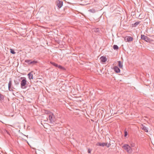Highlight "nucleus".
Returning a JSON list of instances; mask_svg holds the SVG:
<instances>
[{
  "label": "nucleus",
  "instance_id": "nucleus-1",
  "mask_svg": "<svg viewBox=\"0 0 154 154\" xmlns=\"http://www.w3.org/2000/svg\"><path fill=\"white\" fill-rule=\"evenodd\" d=\"M48 118L50 122L51 123H53L56 121L55 116L53 113H50L49 114Z\"/></svg>",
  "mask_w": 154,
  "mask_h": 154
},
{
  "label": "nucleus",
  "instance_id": "nucleus-2",
  "mask_svg": "<svg viewBox=\"0 0 154 154\" xmlns=\"http://www.w3.org/2000/svg\"><path fill=\"white\" fill-rule=\"evenodd\" d=\"M21 79H23L21 82V87L22 88H26V84L27 81L25 78L21 77Z\"/></svg>",
  "mask_w": 154,
  "mask_h": 154
},
{
  "label": "nucleus",
  "instance_id": "nucleus-3",
  "mask_svg": "<svg viewBox=\"0 0 154 154\" xmlns=\"http://www.w3.org/2000/svg\"><path fill=\"white\" fill-rule=\"evenodd\" d=\"M56 5L59 8H60L63 5V2L60 0H57L56 1Z\"/></svg>",
  "mask_w": 154,
  "mask_h": 154
},
{
  "label": "nucleus",
  "instance_id": "nucleus-4",
  "mask_svg": "<svg viewBox=\"0 0 154 154\" xmlns=\"http://www.w3.org/2000/svg\"><path fill=\"white\" fill-rule=\"evenodd\" d=\"M141 38L142 39L144 40L146 42L149 41V38L147 36H145L144 35H141Z\"/></svg>",
  "mask_w": 154,
  "mask_h": 154
},
{
  "label": "nucleus",
  "instance_id": "nucleus-5",
  "mask_svg": "<svg viewBox=\"0 0 154 154\" xmlns=\"http://www.w3.org/2000/svg\"><path fill=\"white\" fill-rule=\"evenodd\" d=\"M100 60L102 63H105L107 59L105 57L102 56L100 57Z\"/></svg>",
  "mask_w": 154,
  "mask_h": 154
},
{
  "label": "nucleus",
  "instance_id": "nucleus-6",
  "mask_svg": "<svg viewBox=\"0 0 154 154\" xmlns=\"http://www.w3.org/2000/svg\"><path fill=\"white\" fill-rule=\"evenodd\" d=\"M113 69L114 71L116 73H119L120 72V70L119 68L117 66H115L113 67Z\"/></svg>",
  "mask_w": 154,
  "mask_h": 154
},
{
  "label": "nucleus",
  "instance_id": "nucleus-7",
  "mask_svg": "<svg viewBox=\"0 0 154 154\" xmlns=\"http://www.w3.org/2000/svg\"><path fill=\"white\" fill-rule=\"evenodd\" d=\"M96 145L97 146H105V145H106V143H100V142H98L97 143Z\"/></svg>",
  "mask_w": 154,
  "mask_h": 154
},
{
  "label": "nucleus",
  "instance_id": "nucleus-8",
  "mask_svg": "<svg viewBox=\"0 0 154 154\" xmlns=\"http://www.w3.org/2000/svg\"><path fill=\"white\" fill-rule=\"evenodd\" d=\"M12 82L11 81H10L8 83V88L9 90L11 91L13 90V88L11 87Z\"/></svg>",
  "mask_w": 154,
  "mask_h": 154
},
{
  "label": "nucleus",
  "instance_id": "nucleus-9",
  "mask_svg": "<svg viewBox=\"0 0 154 154\" xmlns=\"http://www.w3.org/2000/svg\"><path fill=\"white\" fill-rule=\"evenodd\" d=\"M141 128H142L143 130H144L145 132H148V129L145 126L143 125H142V127H141Z\"/></svg>",
  "mask_w": 154,
  "mask_h": 154
},
{
  "label": "nucleus",
  "instance_id": "nucleus-10",
  "mask_svg": "<svg viewBox=\"0 0 154 154\" xmlns=\"http://www.w3.org/2000/svg\"><path fill=\"white\" fill-rule=\"evenodd\" d=\"M133 38L131 36H128L127 38V42H130L133 40Z\"/></svg>",
  "mask_w": 154,
  "mask_h": 154
},
{
  "label": "nucleus",
  "instance_id": "nucleus-11",
  "mask_svg": "<svg viewBox=\"0 0 154 154\" xmlns=\"http://www.w3.org/2000/svg\"><path fill=\"white\" fill-rule=\"evenodd\" d=\"M128 146H129V145L128 144H125L122 146V147L124 149L127 150L128 149Z\"/></svg>",
  "mask_w": 154,
  "mask_h": 154
},
{
  "label": "nucleus",
  "instance_id": "nucleus-12",
  "mask_svg": "<svg viewBox=\"0 0 154 154\" xmlns=\"http://www.w3.org/2000/svg\"><path fill=\"white\" fill-rule=\"evenodd\" d=\"M118 66L120 68H122V64L120 61H118Z\"/></svg>",
  "mask_w": 154,
  "mask_h": 154
},
{
  "label": "nucleus",
  "instance_id": "nucleus-13",
  "mask_svg": "<svg viewBox=\"0 0 154 154\" xmlns=\"http://www.w3.org/2000/svg\"><path fill=\"white\" fill-rule=\"evenodd\" d=\"M28 75L29 76V78L30 79H32V73L30 72L28 74Z\"/></svg>",
  "mask_w": 154,
  "mask_h": 154
},
{
  "label": "nucleus",
  "instance_id": "nucleus-14",
  "mask_svg": "<svg viewBox=\"0 0 154 154\" xmlns=\"http://www.w3.org/2000/svg\"><path fill=\"white\" fill-rule=\"evenodd\" d=\"M50 63L53 65L54 66H55L56 67H57L58 66V65L57 64L55 63L52 62H50Z\"/></svg>",
  "mask_w": 154,
  "mask_h": 154
},
{
  "label": "nucleus",
  "instance_id": "nucleus-15",
  "mask_svg": "<svg viewBox=\"0 0 154 154\" xmlns=\"http://www.w3.org/2000/svg\"><path fill=\"white\" fill-rule=\"evenodd\" d=\"M128 149L126 150L128 153H130L132 151L131 148L130 146H128Z\"/></svg>",
  "mask_w": 154,
  "mask_h": 154
},
{
  "label": "nucleus",
  "instance_id": "nucleus-16",
  "mask_svg": "<svg viewBox=\"0 0 154 154\" xmlns=\"http://www.w3.org/2000/svg\"><path fill=\"white\" fill-rule=\"evenodd\" d=\"M113 48L115 50H118L119 48L118 46L116 45H114L113 46Z\"/></svg>",
  "mask_w": 154,
  "mask_h": 154
},
{
  "label": "nucleus",
  "instance_id": "nucleus-17",
  "mask_svg": "<svg viewBox=\"0 0 154 154\" xmlns=\"http://www.w3.org/2000/svg\"><path fill=\"white\" fill-rule=\"evenodd\" d=\"M89 11L93 13H94L96 12L95 10L94 9H90L88 10Z\"/></svg>",
  "mask_w": 154,
  "mask_h": 154
},
{
  "label": "nucleus",
  "instance_id": "nucleus-18",
  "mask_svg": "<svg viewBox=\"0 0 154 154\" xmlns=\"http://www.w3.org/2000/svg\"><path fill=\"white\" fill-rule=\"evenodd\" d=\"M37 62H38L37 61H35V60L32 61L31 60V62H30V64H32V65L35 64H36V63H37Z\"/></svg>",
  "mask_w": 154,
  "mask_h": 154
},
{
  "label": "nucleus",
  "instance_id": "nucleus-19",
  "mask_svg": "<svg viewBox=\"0 0 154 154\" xmlns=\"http://www.w3.org/2000/svg\"><path fill=\"white\" fill-rule=\"evenodd\" d=\"M140 22H137L134 23V24H133V25H134V27H136L137 25L139 24Z\"/></svg>",
  "mask_w": 154,
  "mask_h": 154
},
{
  "label": "nucleus",
  "instance_id": "nucleus-20",
  "mask_svg": "<svg viewBox=\"0 0 154 154\" xmlns=\"http://www.w3.org/2000/svg\"><path fill=\"white\" fill-rule=\"evenodd\" d=\"M4 99L3 96L0 93V100H3Z\"/></svg>",
  "mask_w": 154,
  "mask_h": 154
},
{
  "label": "nucleus",
  "instance_id": "nucleus-21",
  "mask_svg": "<svg viewBox=\"0 0 154 154\" xmlns=\"http://www.w3.org/2000/svg\"><path fill=\"white\" fill-rule=\"evenodd\" d=\"M128 135V132H127L125 130L124 131V136L125 137H126Z\"/></svg>",
  "mask_w": 154,
  "mask_h": 154
},
{
  "label": "nucleus",
  "instance_id": "nucleus-22",
  "mask_svg": "<svg viewBox=\"0 0 154 154\" xmlns=\"http://www.w3.org/2000/svg\"><path fill=\"white\" fill-rule=\"evenodd\" d=\"M45 113L46 114H48V116H49V115L50 113H52L50 111H47V110L45 111Z\"/></svg>",
  "mask_w": 154,
  "mask_h": 154
},
{
  "label": "nucleus",
  "instance_id": "nucleus-23",
  "mask_svg": "<svg viewBox=\"0 0 154 154\" xmlns=\"http://www.w3.org/2000/svg\"><path fill=\"white\" fill-rule=\"evenodd\" d=\"M10 50L11 53L12 54H14L15 53V52H14V51L12 49H11Z\"/></svg>",
  "mask_w": 154,
  "mask_h": 154
},
{
  "label": "nucleus",
  "instance_id": "nucleus-24",
  "mask_svg": "<svg viewBox=\"0 0 154 154\" xmlns=\"http://www.w3.org/2000/svg\"><path fill=\"white\" fill-rule=\"evenodd\" d=\"M25 62L28 64H30V62H31V60H25Z\"/></svg>",
  "mask_w": 154,
  "mask_h": 154
},
{
  "label": "nucleus",
  "instance_id": "nucleus-25",
  "mask_svg": "<svg viewBox=\"0 0 154 154\" xmlns=\"http://www.w3.org/2000/svg\"><path fill=\"white\" fill-rule=\"evenodd\" d=\"M106 145H105V146H106L108 148L111 145V144L110 143L107 144V143H106Z\"/></svg>",
  "mask_w": 154,
  "mask_h": 154
},
{
  "label": "nucleus",
  "instance_id": "nucleus-26",
  "mask_svg": "<svg viewBox=\"0 0 154 154\" xmlns=\"http://www.w3.org/2000/svg\"><path fill=\"white\" fill-rule=\"evenodd\" d=\"M92 150V149H91L89 148L88 149V153H91V152Z\"/></svg>",
  "mask_w": 154,
  "mask_h": 154
},
{
  "label": "nucleus",
  "instance_id": "nucleus-27",
  "mask_svg": "<svg viewBox=\"0 0 154 154\" xmlns=\"http://www.w3.org/2000/svg\"><path fill=\"white\" fill-rule=\"evenodd\" d=\"M57 67H58V68L60 69H61L62 68V66L60 65H58V66Z\"/></svg>",
  "mask_w": 154,
  "mask_h": 154
}]
</instances>
